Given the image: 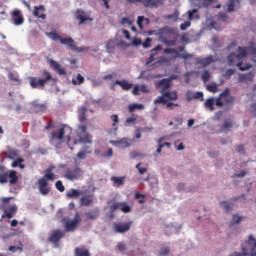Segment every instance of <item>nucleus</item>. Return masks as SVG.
<instances>
[{
	"label": "nucleus",
	"instance_id": "17",
	"mask_svg": "<svg viewBox=\"0 0 256 256\" xmlns=\"http://www.w3.org/2000/svg\"><path fill=\"white\" fill-rule=\"evenodd\" d=\"M3 155H5L9 160H15L18 157H20V151L17 150L16 148H7V150H5L3 152Z\"/></svg>",
	"mask_w": 256,
	"mask_h": 256
},
{
	"label": "nucleus",
	"instance_id": "42",
	"mask_svg": "<svg viewBox=\"0 0 256 256\" xmlns=\"http://www.w3.org/2000/svg\"><path fill=\"white\" fill-rule=\"evenodd\" d=\"M86 112H87L86 106H82V108L80 110V114H79V121L80 122L86 121Z\"/></svg>",
	"mask_w": 256,
	"mask_h": 256
},
{
	"label": "nucleus",
	"instance_id": "30",
	"mask_svg": "<svg viewBox=\"0 0 256 256\" xmlns=\"http://www.w3.org/2000/svg\"><path fill=\"white\" fill-rule=\"evenodd\" d=\"M17 208L16 206H11L10 208H8L7 210L4 211V214L2 215V218H8L11 219L14 214L16 213Z\"/></svg>",
	"mask_w": 256,
	"mask_h": 256
},
{
	"label": "nucleus",
	"instance_id": "50",
	"mask_svg": "<svg viewBox=\"0 0 256 256\" xmlns=\"http://www.w3.org/2000/svg\"><path fill=\"white\" fill-rule=\"evenodd\" d=\"M8 77H9V80L13 82H20L18 75L14 74L13 72H9Z\"/></svg>",
	"mask_w": 256,
	"mask_h": 256
},
{
	"label": "nucleus",
	"instance_id": "23",
	"mask_svg": "<svg viewBox=\"0 0 256 256\" xmlns=\"http://www.w3.org/2000/svg\"><path fill=\"white\" fill-rule=\"evenodd\" d=\"M157 87L161 88V92H166L171 87V80L169 78L161 79L157 82Z\"/></svg>",
	"mask_w": 256,
	"mask_h": 256
},
{
	"label": "nucleus",
	"instance_id": "33",
	"mask_svg": "<svg viewBox=\"0 0 256 256\" xmlns=\"http://www.w3.org/2000/svg\"><path fill=\"white\" fill-rule=\"evenodd\" d=\"M94 202L93 196H85L80 200L81 206L89 207Z\"/></svg>",
	"mask_w": 256,
	"mask_h": 256
},
{
	"label": "nucleus",
	"instance_id": "37",
	"mask_svg": "<svg viewBox=\"0 0 256 256\" xmlns=\"http://www.w3.org/2000/svg\"><path fill=\"white\" fill-rule=\"evenodd\" d=\"M75 256H91L88 249L77 247L74 251Z\"/></svg>",
	"mask_w": 256,
	"mask_h": 256
},
{
	"label": "nucleus",
	"instance_id": "18",
	"mask_svg": "<svg viewBox=\"0 0 256 256\" xmlns=\"http://www.w3.org/2000/svg\"><path fill=\"white\" fill-rule=\"evenodd\" d=\"M203 97H204V94L201 91L193 92L191 90H188L186 93V99L189 102L195 99H201V101H204Z\"/></svg>",
	"mask_w": 256,
	"mask_h": 256
},
{
	"label": "nucleus",
	"instance_id": "27",
	"mask_svg": "<svg viewBox=\"0 0 256 256\" xmlns=\"http://www.w3.org/2000/svg\"><path fill=\"white\" fill-rule=\"evenodd\" d=\"M50 65H51V67H52L55 71H57V73H58L59 75H61V76H62V75H66V70H65V68L61 67V65H60L57 61L51 59V60H50Z\"/></svg>",
	"mask_w": 256,
	"mask_h": 256
},
{
	"label": "nucleus",
	"instance_id": "43",
	"mask_svg": "<svg viewBox=\"0 0 256 256\" xmlns=\"http://www.w3.org/2000/svg\"><path fill=\"white\" fill-rule=\"evenodd\" d=\"M91 138H92V136H90V134H85V136H80L79 142L80 143H89V144H91L92 143Z\"/></svg>",
	"mask_w": 256,
	"mask_h": 256
},
{
	"label": "nucleus",
	"instance_id": "20",
	"mask_svg": "<svg viewBox=\"0 0 256 256\" xmlns=\"http://www.w3.org/2000/svg\"><path fill=\"white\" fill-rule=\"evenodd\" d=\"M132 222H128L125 224H115L114 231L116 233L124 234L125 232L129 231L131 228Z\"/></svg>",
	"mask_w": 256,
	"mask_h": 256
},
{
	"label": "nucleus",
	"instance_id": "9",
	"mask_svg": "<svg viewBox=\"0 0 256 256\" xmlns=\"http://www.w3.org/2000/svg\"><path fill=\"white\" fill-rule=\"evenodd\" d=\"M82 170L79 167L68 168L64 177L70 181L78 180L82 176Z\"/></svg>",
	"mask_w": 256,
	"mask_h": 256
},
{
	"label": "nucleus",
	"instance_id": "32",
	"mask_svg": "<svg viewBox=\"0 0 256 256\" xmlns=\"http://www.w3.org/2000/svg\"><path fill=\"white\" fill-rule=\"evenodd\" d=\"M9 171H5L3 167H0V183L5 184L8 182Z\"/></svg>",
	"mask_w": 256,
	"mask_h": 256
},
{
	"label": "nucleus",
	"instance_id": "61",
	"mask_svg": "<svg viewBox=\"0 0 256 256\" xmlns=\"http://www.w3.org/2000/svg\"><path fill=\"white\" fill-rule=\"evenodd\" d=\"M139 91H140L139 85H135L134 88H133L132 93H133V95L138 96L139 95Z\"/></svg>",
	"mask_w": 256,
	"mask_h": 256
},
{
	"label": "nucleus",
	"instance_id": "58",
	"mask_svg": "<svg viewBox=\"0 0 256 256\" xmlns=\"http://www.w3.org/2000/svg\"><path fill=\"white\" fill-rule=\"evenodd\" d=\"M140 166H141V162H139V164H136V168L138 169L139 173L141 175H143L148 171V169L147 168H141Z\"/></svg>",
	"mask_w": 256,
	"mask_h": 256
},
{
	"label": "nucleus",
	"instance_id": "21",
	"mask_svg": "<svg viewBox=\"0 0 256 256\" xmlns=\"http://www.w3.org/2000/svg\"><path fill=\"white\" fill-rule=\"evenodd\" d=\"M76 19L79 20V25H83L86 21H93V18L86 16L85 12L81 9L77 10Z\"/></svg>",
	"mask_w": 256,
	"mask_h": 256
},
{
	"label": "nucleus",
	"instance_id": "19",
	"mask_svg": "<svg viewBox=\"0 0 256 256\" xmlns=\"http://www.w3.org/2000/svg\"><path fill=\"white\" fill-rule=\"evenodd\" d=\"M115 85L122 87L125 91H129L133 87V84L129 83L127 80H116L115 83L111 85L112 90L115 89Z\"/></svg>",
	"mask_w": 256,
	"mask_h": 256
},
{
	"label": "nucleus",
	"instance_id": "41",
	"mask_svg": "<svg viewBox=\"0 0 256 256\" xmlns=\"http://www.w3.org/2000/svg\"><path fill=\"white\" fill-rule=\"evenodd\" d=\"M143 104H130L129 105V112L133 113L135 110H143Z\"/></svg>",
	"mask_w": 256,
	"mask_h": 256
},
{
	"label": "nucleus",
	"instance_id": "35",
	"mask_svg": "<svg viewBox=\"0 0 256 256\" xmlns=\"http://www.w3.org/2000/svg\"><path fill=\"white\" fill-rule=\"evenodd\" d=\"M99 209L95 208L94 210H91L86 213V216L89 220H96L99 217Z\"/></svg>",
	"mask_w": 256,
	"mask_h": 256
},
{
	"label": "nucleus",
	"instance_id": "1",
	"mask_svg": "<svg viewBox=\"0 0 256 256\" xmlns=\"http://www.w3.org/2000/svg\"><path fill=\"white\" fill-rule=\"evenodd\" d=\"M252 55V61L256 63V47L255 46H238V54L230 53L228 55V65L236 66L240 71H247L251 69L252 65L246 63L243 65V61L247 55Z\"/></svg>",
	"mask_w": 256,
	"mask_h": 256
},
{
	"label": "nucleus",
	"instance_id": "63",
	"mask_svg": "<svg viewBox=\"0 0 256 256\" xmlns=\"http://www.w3.org/2000/svg\"><path fill=\"white\" fill-rule=\"evenodd\" d=\"M77 158L78 159H85L86 158V152H84V151L78 152Z\"/></svg>",
	"mask_w": 256,
	"mask_h": 256
},
{
	"label": "nucleus",
	"instance_id": "46",
	"mask_svg": "<svg viewBox=\"0 0 256 256\" xmlns=\"http://www.w3.org/2000/svg\"><path fill=\"white\" fill-rule=\"evenodd\" d=\"M80 192L78 190L72 189L71 192L67 193L68 198H77L80 196Z\"/></svg>",
	"mask_w": 256,
	"mask_h": 256
},
{
	"label": "nucleus",
	"instance_id": "53",
	"mask_svg": "<svg viewBox=\"0 0 256 256\" xmlns=\"http://www.w3.org/2000/svg\"><path fill=\"white\" fill-rule=\"evenodd\" d=\"M243 220V217L234 215L232 216V224H239Z\"/></svg>",
	"mask_w": 256,
	"mask_h": 256
},
{
	"label": "nucleus",
	"instance_id": "56",
	"mask_svg": "<svg viewBox=\"0 0 256 256\" xmlns=\"http://www.w3.org/2000/svg\"><path fill=\"white\" fill-rule=\"evenodd\" d=\"M191 26V22L190 21H185L184 23H182L181 25H180V29L182 30V31H185V30H187V28H189Z\"/></svg>",
	"mask_w": 256,
	"mask_h": 256
},
{
	"label": "nucleus",
	"instance_id": "4",
	"mask_svg": "<svg viewBox=\"0 0 256 256\" xmlns=\"http://www.w3.org/2000/svg\"><path fill=\"white\" fill-rule=\"evenodd\" d=\"M234 256H256V239L250 235L242 244V253H234Z\"/></svg>",
	"mask_w": 256,
	"mask_h": 256
},
{
	"label": "nucleus",
	"instance_id": "44",
	"mask_svg": "<svg viewBox=\"0 0 256 256\" xmlns=\"http://www.w3.org/2000/svg\"><path fill=\"white\" fill-rule=\"evenodd\" d=\"M116 46V41L114 39H110L107 43H106V49L111 52L112 50L115 49Z\"/></svg>",
	"mask_w": 256,
	"mask_h": 256
},
{
	"label": "nucleus",
	"instance_id": "15",
	"mask_svg": "<svg viewBox=\"0 0 256 256\" xmlns=\"http://www.w3.org/2000/svg\"><path fill=\"white\" fill-rule=\"evenodd\" d=\"M165 54H176L175 58H182L184 60H187L189 58H192L193 55L190 53H179L176 48H166Z\"/></svg>",
	"mask_w": 256,
	"mask_h": 256
},
{
	"label": "nucleus",
	"instance_id": "5",
	"mask_svg": "<svg viewBox=\"0 0 256 256\" xmlns=\"http://www.w3.org/2000/svg\"><path fill=\"white\" fill-rule=\"evenodd\" d=\"M230 89L226 88L218 97L216 98V106L222 108L224 105H231L234 103V97L229 95Z\"/></svg>",
	"mask_w": 256,
	"mask_h": 256
},
{
	"label": "nucleus",
	"instance_id": "11",
	"mask_svg": "<svg viewBox=\"0 0 256 256\" xmlns=\"http://www.w3.org/2000/svg\"><path fill=\"white\" fill-rule=\"evenodd\" d=\"M80 222H81L80 214L77 212V213L75 214L74 220L66 222V224H65V230H66L67 232H72V231H74V230L78 227V225L80 224Z\"/></svg>",
	"mask_w": 256,
	"mask_h": 256
},
{
	"label": "nucleus",
	"instance_id": "29",
	"mask_svg": "<svg viewBox=\"0 0 256 256\" xmlns=\"http://www.w3.org/2000/svg\"><path fill=\"white\" fill-rule=\"evenodd\" d=\"M254 75L252 72L238 75V82H253Z\"/></svg>",
	"mask_w": 256,
	"mask_h": 256
},
{
	"label": "nucleus",
	"instance_id": "40",
	"mask_svg": "<svg viewBox=\"0 0 256 256\" xmlns=\"http://www.w3.org/2000/svg\"><path fill=\"white\" fill-rule=\"evenodd\" d=\"M146 22V24H149V18H145L144 16H139L138 17V21H137V24H138V27L140 28V30H143L144 27H143V22Z\"/></svg>",
	"mask_w": 256,
	"mask_h": 256
},
{
	"label": "nucleus",
	"instance_id": "47",
	"mask_svg": "<svg viewBox=\"0 0 256 256\" xmlns=\"http://www.w3.org/2000/svg\"><path fill=\"white\" fill-rule=\"evenodd\" d=\"M207 89H208V91L211 92V93H217V91H218V86H217L216 83H212V84H209V85L207 86Z\"/></svg>",
	"mask_w": 256,
	"mask_h": 256
},
{
	"label": "nucleus",
	"instance_id": "64",
	"mask_svg": "<svg viewBox=\"0 0 256 256\" xmlns=\"http://www.w3.org/2000/svg\"><path fill=\"white\" fill-rule=\"evenodd\" d=\"M117 248H118V250L121 251V252H123V251L126 250V246H125V244H123V243H119L118 246H117Z\"/></svg>",
	"mask_w": 256,
	"mask_h": 256
},
{
	"label": "nucleus",
	"instance_id": "57",
	"mask_svg": "<svg viewBox=\"0 0 256 256\" xmlns=\"http://www.w3.org/2000/svg\"><path fill=\"white\" fill-rule=\"evenodd\" d=\"M135 198L136 199H140V198H142V199H140L138 202L140 203V204H144L145 203V196L143 195V194H140V193H136L135 194Z\"/></svg>",
	"mask_w": 256,
	"mask_h": 256
},
{
	"label": "nucleus",
	"instance_id": "12",
	"mask_svg": "<svg viewBox=\"0 0 256 256\" xmlns=\"http://www.w3.org/2000/svg\"><path fill=\"white\" fill-rule=\"evenodd\" d=\"M11 19L15 26H21L24 23V18L19 9H15L11 12Z\"/></svg>",
	"mask_w": 256,
	"mask_h": 256
},
{
	"label": "nucleus",
	"instance_id": "24",
	"mask_svg": "<svg viewBox=\"0 0 256 256\" xmlns=\"http://www.w3.org/2000/svg\"><path fill=\"white\" fill-rule=\"evenodd\" d=\"M45 12V7L44 5H39V6H35L34 7V16L39 18V19H42V20H45L46 18V15L44 14Z\"/></svg>",
	"mask_w": 256,
	"mask_h": 256
},
{
	"label": "nucleus",
	"instance_id": "14",
	"mask_svg": "<svg viewBox=\"0 0 256 256\" xmlns=\"http://www.w3.org/2000/svg\"><path fill=\"white\" fill-rule=\"evenodd\" d=\"M65 236V233L61 230H54L51 236L48 238L49 242L58 246L59 241Z\"/></svg>",
	"mask_w": 256,
	"mask_h": 256
},
{
	"label": "nucleus",
	"instance_id": "3",
	"mask_svg": "<svg viewBox=\"0 0 256 256\" xmlns=\"http://www.w3.org/2000/svg\"><path fill=\"white\" fill-rule=\"evenodd\" d=\"M178 33L179 31L177 28L167 27V26L159 29L157 32L162 42L169 47L176 46V40L175 39L169 40L168 38H170V36H177Z\"/></svg>",
	"mask_w": 256,
	"mask_h": 256
},
{
	"label": "nucleus",
	"instance_id": "10",
	"mask_svg": "<svg viewBox=\"0 0 256 256\" xmlns=\"http://www.w3.org/2000/svg\"><path fill=\"white\" fill-rule=\"evenodd\" d=\"M60 43L63 45L68 46L71 50L77 51V52H84L86 50L85 47H77L75 45V41L71 37H61L60 38Z\"/></svg>",
	"mask_w": 256,
	"mask_h": 256
},
{
	"label": "nucleus",
	"instance_id": "38",
	"mask_svg": "<svg viewBox=\"0 0 256 256\" xmlns=\"http://www.w3.org/2000/svg\"><path fill=\"white\" fill-rule=\"evenodd\" d=\"M85 81L84 76H82L80 73L77 74L76 78L72 79V84L75 86L82 85Z\"/></svg>",
	"mask_w": 256,
	"mask_h": 256
},
{
	"label": "nucleus",
	"instance_id": "31",
	"mask_svg": "<svg viewBox=\"0 0 256 256\" xmlns=\"http://www.w3.org/2000/svg\"><path fill=\"white\" fill-rule=\"evenodd\" d=\"M8 179H9V183L11 185H15L18 182V176H17V172L14 170H11L8 172Z\"/></svg>",
	"mask_w": 256,
	"mask_h": 256
},
{
	"label": "nucleus",
	"instance_id": "25",
	"mask_svg": "<svg viewBox=\"0 0 256 256\" xmlns=\"http://www.w3.org/2000/svg\"><path fill=\"white\" fill-rule=\"evenodd\" d=\"M235 8H240V0H228L226 11L231 13L235 11Z\"/></svg>",
	"mask_w": 256,
	"mask_h": 256
},
{
	"label": "nucleus",
	"instance_id": "51",
	"mask_svg": "<svg viewBox=\"0 0 256 256\" xmlns=\"http://www.w3.org/2000/svg\"><path fill=\"white\" fill-rule=\"evenodd\" d=\"M111 120L113 122V127H115V131H116L118 129L116 125L119 123V118L117 114H112Z\"/></svg>",
	"mask_w": 256,
	"mask_h": 256
},
{
	"label": "nucleus",
	"instance_id": "62",
	"mask_svg": "<svg viewBox=\"0 0 256 256\" xmlns=\"http://www.w3.org/2000/svg\"><path fill=\"white\" fill-rule=\"evenodd\" d=\"M170 252L169 248H164L160 251V256H166Z\"/></svg>",
	"mask_w": 256,
	"mask_h": 256
},
{
	"label": "nucleus",
	"instance_id": "36",
	"mask_svg": "<svg viewBox=\"0 0 256 256\" xmlns=\"http://www.w3.org/2000/svg\"><path fill=\"white\" fill-rule=\"evenodd\" d=\"M111 181L113 182V185L115 187H121V186L124 185L125 177H115V176H113L111 178Z\"/></svg>",
	"mask_w": 256,
	"mask_h": 256
},
{
	"label": "nucleus",
	"instance_id": "45",
	"mask_svg": "<svg viewBox=\"0 0 256 256\" xmlns=\"http://www.w3.org/2000/svg\"><path fill=\"white\" fill-rule=\"evenodd\" d=\"M47 36H48L51 40H53V41H56V40H59V41H60V39H62V37H61L58 33L53 32V31L47 33Z\"/></svg>",
	"mask_w": 256,
	"mask_h": 256
},
{
	"label": "nucleus",
	"instance_id": "16",
	"mask_svg": "<svg viewBox=\"0 0 256 256\" xmlns=\"http://www.w3.org/2000/svg\"><path fill=\"white\" fill-rule=\"evenodd\" d=\"M214 62H215V58L212 55H209L205 58H201V57L196 58V64L202 65V67H204V68L208 67L209 65H211Z\"/></svg>",
	"mask_w": 256,
	"mask_h": 256
},
{
	"label": "nucleus",
	"instance_id": "49",
	"mask_svg": "<svg viewBox=\"0 0 256 256\" xmlns=\"http://www.w3.org/2000/svg\"><path fill=\"white\" fill-rule=\"evenodd\" d=\"M211 74L208 70H205L202 74V80L207 83L210 80Z\"/></svg>",
	"mask_w": 256,
	"mask_h": 256
},
{
	"label": "nucleus",
	"instance_id": "48",
	"mask_svg": "<svg viewBox=\"0 0 256 256\" xmlns=\"http://www.w3.org/2000/svg\"><path fill=\"white\" fill-rule=\"evenodd\" d=\"M220 206H222V208L226 211V212H229L233 205L231 203H228V202H222L220 203Z\"/></svg>",
	"mask_w": 256,
	"mask_h": 256
},
{
	"label": "nucleus",
	"instance_id": "60",
	"mask_svg": "<svg viewBox=\"0 0 256 256\" xmlns=\"http://www.w3.org/2000/svg\"><path fill=\"white\" fill-rule=\"evenodd\" d=\"M250 112L252 113V115H254V117H256V102L250 105Z\"/></svg>",
	"mask_w": 256,
	"mask_h": 256
},
{
	"label": "nucleus",
	"instance_id": "7",
	"mask_svg": "<svg viewBox=\"0 0 256 256\" xmlns=\"http://www.w3.org/2000/svg\"><path fill=\"white\" fill-rule=\"evenodd\" d=\"M43 76L45 78H37V77H30L29 80H30V86L33 88V89H36V88H39V87H44L45 84L52 80V76L50 74L49 71L47 70H44L43 71Z\"/></svg>",
	"mask_w": 256,
	"mask_h": 256
},
{
	"label": "nucleus",
	"instance_id": "39",
	"mask_svg": "<svg viewBox=\"0 0 256 256\" xmlns=\"http://www.w3.org/2000/svg\"><path fill=\"white\" fill-rule=\"evenodd\" d=\"M232 127H233L232 122H229L228 120H226L220 128V132L227 133L229 129H231Z\"/></svg>",
	"mask_w": 256,
	"mask_h": 256
},
{
	"label": "nucleus",
	"instance_id": "34",
	"mask_svg": "<svg viewBox=\"0 0 256 256\" xmlns=\"http://www.w3.org/2000/svg\"><path fill=\"white\" fill-rule=\"evenodd\" d=\"M214 104L216 105V98L209 97L205 102V108L209 109L210 111H214Z\"/></svg>",
	"mask_w": 256,
	"mask_h": 256
},
{
	"label": "nucleus",
	"instance_id": "26",
	"mask_svg": "<svg viewBox=\"0 0 256 256\" xmlns=\"http://www.w3.org/2000/svg\"><path fill=\"white\" fill-rule=\"evenodd\" d=\"M110 143L116 147H121L124 149L131 146V144H130V142H128L127 138H122V140H111Z\"/></svg>",
	"mask_w": 256,
	"mask_h": 256
},
{
	"label": "nucleus",
	"instance_id": "2",
	"mask_svg": "<svg viewBox=\"0 0 256 256\" xmlns=\"http://www.w3.org/2000/svg\"><path fill=\"white\" fill-rule=\"evenodd\" d=\"M56 179L52 168H48L42 178L37 181L39 193L43 196L49 195L52 188L49 182H54Z\"/></svg>",
	"mask_w": 256,
	"mask_h": 256
},
{
	"label": "nucleus",
	"instance_id": "28",
	"mask_svg": "<svg viewBox=\"0 0 256 256\" xmlns=\"http://www.w3.org/2000/svg\"><path fill=\"white\" fill-rule=\"evenodd\" d=\"M25 160L24 158H21V156H18L17 158H15L11 164L12 168H17L19 167L21 170L25 169V164H24Z\"/></svg>",
	"mask_w": 256,
	"mask_h": 256
},
{
	"label": "nucleus",
	"instance_id": "54",
	"mask_svg": "<svg viewBox=\"0 0 256 256\" xmlns=\"http://www.w3.org/2000/svg\"><path fill=\"white\" fill-rule=\"evenodd\" d=\"M152 39L150 37H147L146 40L143 42V47L145 49H148L151 47Z\"/></svg>",
	"mask_w": 256,
	"mask_h": 256
},
{
	"label": "nucleus",
	"instance_id": "22",
	"mask_svg": "<svg viewBox=\"0 0 256 256\" xmlns=\"http://www.w3.org/2000/svg\"><path fill=\"white\" fill-rule=\"evenodd\" d=\"M164 0H142V4L146 8H158L163 5Z\"/></svg>",
	"mask_w": 256,
	"mask_h": 256
},
{
	"label": "nucleus",
	"instance_id": "13",
	"mask_svg": "<svg viewBox=\"0 0 256 256\" xmlns=\"http://www.w3.org/2000/svg\"><path fill=\"white\" fill-rule=\"evenodd\" d=\"M110 209L112 212H115L116 210H121L123 213H130L131 212V207L127 205L126 203H118L114 202L111 206Z\"/></svg>",
	"mask_w": 256,
	"mask_h": 256
},
{
	"label": "nucleus",
	"instance_id": "59",
	"mask_svg": "<svg viewBox=\"0 0 256 256\" xmlns=\"http://www.w3.org/2000/svg\"><path fill=\"white\" fill-rule=\"evenodd\" d=\"M131 159H136L137 157H145V154H141L140 152H132L130 154Z\"/></svg>",
	"mask_w": 256,
	"mask_h": 256
},
{
	"label": "nucleus",
	"instance_id": "8",
	"mask_svg": "<svg viewBox=\"0 0 256 256\" xmlns=\"http://www.w3.org/2000/svg\"><path fill=\"white\" fill-rule=\"evenodd\" d=\"M67 132L70 135L72 133V128H70V126H67V124H63L61 128H59V130H56L51 134L50 142L53 143L54 141H62Z\"/></svg>",
	"mask_w": 256,
	"mask_h": 256
},
{
	"label": "nucleus",
	"instance_id": "6",
	"mask_svg": "<svg viewBox=\"0 0 256 256\" xmlns=\"http://www.w3.org/2000/svg\"><path fill=\"white\" fill-rule=\"evenodd\" d=\"M162 95L157 97L156 100H154V104H163L165 105L168 101H177L178 99V93L176 90L173 91H161Z\"/></svg>",
	"mask_w": 256,
	"mask_h": 256
},
{
	"label": "nucleus",
	"instance_id": "55",
	"mask_svg": "<svg viewBox=\"0 0 256 256\" xmlns=\"http://www.w3.org/2000/svg\"><path fill=\"white\" fill-rule=\"evenodd\" d=\"M55 186H56L58 191H60V192H64L65 191V187L63 186V183L61 181H57Z\"/></svg>",
	"mask_w": 256,
	"mask_h": 256
},
{
	"label": "nucleus",
	"instance_id": "52",
	"mask_svg": "<svg viewBox=\"0 0 256 256\" xmlns=\"http://www.w3.org/2000/svg\"><path fill=\"white\" fill-rule=\"evenodd\" d=\"M234 74H235L234 69H228L226 72H224V78L229 79Z\"/></svg>",
	"mask_w": 256,
	"mask_h": 256
}]
</instances>
